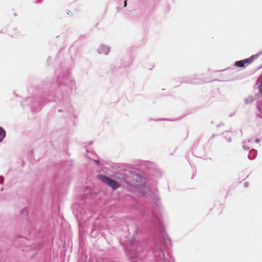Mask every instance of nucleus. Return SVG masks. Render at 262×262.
Listing matches in <instances>:
<instances>
[{"mask_svg": "<svg viewBox=\"0 0 262 262\" xmlns=\"http://www.w3.org/2000/svg\"><path fill=\"white\" fill-rule=\"evenodd\" d=\"M98 179L110 187H112L114 190L117 189L121 186L120 184L118 182L105 176H98Z\"/></svg>", "mask_w": 262, "mask_h": 262, "instance_id": "nucleus-1", "label": "nucleus"}, {"mask_svg": "<svg viewBox=\"0 0 262 262\" xmlns=\"http://www.w3.org/2000/svg\"><path fill=\"white\" fill-rule=\"evenodd\" d=\"M257 56V55H252L249 59H244L243 60L237 61L235 62V66L238 67H244L245 64L246 63H250L252 61V60L256 58Z\"/></svg>", "mask_w": 262, "mask_h": 262, "instance_id": "nucleus-2", "label": "nucleus"}, {"mask_svg": "<svg viewBox=\"0 0 262 262\" xmlns=\"http://www.w3.org/2000/svg\"><path fill=\"white\" fill-rule=\"evenodd\" d=\"M5 135V131L2 127H0V142L2 141Z\"/></svg>", "mask_w": 262, "mask_h": 262, "instance_id": "nucleus-3", "label": "nucleus"}, {"mask_svg": "<svg viewBox=\"0 0 262 262\" xmlns=\"http://www.w3.org/2000/svg\"><path fill=\"white\" fill-rule=\"evenodd\" d=\"M124 7H126V5H127V0H125V1H124Z\"/></svg>", "mask_w": 262, "mask_h": 262, "instance_id": "nucleus-4", "label": "nucleus"}]
</instances>
